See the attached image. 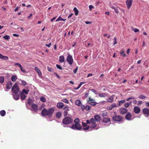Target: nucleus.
Segmentation results:
<instances>
[{
	"label": "nucleus",
	"mask_w": 149,
	"mask_h": 149,
	"mask_svg": "<svg viewBox=\"0 0 149 149\" xmlns=\"http://www.w3.org/2000/svg\"><path fill=\"white\" fill-rule=\"evenodd\" d=\"M54 109L51 108L47 109H43L41 112V114L43 116H47L49 118L51 117L54 112Z\"/></svg>",
	"instance_id": "obj_1"
},
{
	"label": "nucleus",
	"mask_w": 149,
	"mask_h": 149,
	"mask_svg": "<svg viewBox=\"0 0 149 149\" xmlns=\"http://www.w3.org/2000/svg\"><path fill=\"white\" fill-rule=\"evenodd\" d=\"M86 122L89 125L90 128H94L97 126L95 121L93 118H91L90 120H86Z\"/></svg>",
	"instance_id": "obj_2"
},
{
	"label": "nucleus",
	"mask_w": 149,
	"mask_h": 149,
	"mask_svg": "<svg viewBox=\"0 0 149 149\" xmlns=\"http://www.w3.org/2000/svg\"><path fill=\"white\" fill-rule=\"evenodd\" d=\"M73 119L70 117H66L63 119L62 123L65 125L70 124L73 122Z\"/></svg>",
	"instance_id": "obj_3"
},
{
	"label": "nucleus",
	"mask_w": 149,
	"mask_h": 149,
	"mask_svg": "<svg viewBox=\"0 0 149 149\" xmlns=\"http://www.w3.org/2000/svg\"><path fill=\"white\" fill-rule=\"evenodd\" d=\"M114 113L115 114L112 118V120L113 121L118 122H122L123 121V118L121 116L117 115L116 113L114 112Z\"/></svg>",
	"instance_id": "obj_4"
},
{
	"label": "nucleus",
	"mask_w": 149,
	"mask_h": 149,
	"mask_svg": "<svg viewBox=\"0 0 149 149\" xmlns=\"http://www.w3.org/2000/svg\"><path fill=\"white\" fill-rule=\"evenodd\" d=\"M12 91L13 93L14 94L18 93L19 91V88L16 83L13 86L12 88Z\"/></svg>",
	"instance_id": "obj_5"
},
{
	"label": "nucleus",
	"mask_w": 149,
	"mask_h": 149,
	"mask_svg": "<svg viewBox=\"0 0 149 149\" xmlns=\"http://www.w3.org/2000/svg\"><path fill=\"white\" fill-rule=\"evenodd\" d=\"M66 60L67 61L70 65H71L73 63V60L72 58V56L70 54L68 55L67 57Z\"/></svg>",
	"instance_id": "obj_6"
},
{
	"label": "nucleus",
	"mask_w": 149,
	"mask_h": 149,
	"mask_svg": "<svg viewBox=\"0 0 149 149\" xmlns=\"http://www.w3.org/2000/svg\"><path fill=\"white\" fill-rule=\"evenodd\" d=\"M89 104L93 106H95L97 103L95 102V100L93 99H91V97H89V99L87 101Z\"/></svg>",
	"instance_id": "obj_7"
},
{
	"label": "nucleus",
	"mask_w": 149,
	"mask_h": 149,
	"mask_svg": "<svg viewBox=\"0 0 149 149\" xmlns=\"http://www.w3.org/2000/svg\"><path fill=\"white\" fill-rule=\"evenodd\" d=\"M132 0H127L126 1V4L127 6V8L129 9L131 7L132 5Z\"/></svg>",
	"instance_id": "obj_8"
},
{
	"label": "nucleus",
	"mask_w": 149,
	"mask_h": 149,
	"mask_svg": "<svg viewBox=\"0 0 149 149\" xmlns=\"http://www.w3.org/2000/svg\"><path fill=\"white\" fill-rule=\"evenodd\" d=\"M83 126L84 127L83 129L84 130H88L89 128V125H87V123H84V122H82V123Z\"/></svg>",
	"instance_id": "obj_9"
},
{
	"label": "nucleus",
	"mask_w": 149,
	"mask_h": 149,
	"mask_svg": "<svg viewBox=\"0 0 149 149\" xmlns=\"http://www.w3.org/2000/svg\"><path fill=\"white\" fill-rule=\"evenodd\" d=\"M142 112L144 114L149 116V109L147 108H145L142 110Z\"/></svg>",
	"instance_id": "obj_10"
},
{
	"label": "nucleus",
	"mask_w": 149,
	"mask_h": 149,
	"mask_svg": "<svg viewBox=\"0 0 149 149\" xmlns=\"http://www.w3.org/2000/svg\"><path fill=\"white\" fill-rule=\"evenodd\" d=\"M127 111V110L125 108H121L120 109V112L121 114H125Z\"/></svg>",
	"instance_id": "obj_11"
},
{
	"label": "nucleus",
	"mask_w": 149,
	"mask_h": 149,
	"mask_svg": "<svg viewBox=\"0 0 149 149\" xmlns=\"http://www.w3.org/2000/svg\"><path fill=\"white\" fill-rule=\"evenodd\" d=\"M132 115L130 113H127L125 116V119L127 120H131Z\"/></svg>",
	"instance_id": "obj_12"
},
{
	"label": "nucleus",
	"mask_w": 149,
	"mask_h": 149,
	"mask_svg": "<svg viewBox=\"0 0 149 149\" xmlns=\"http://www.w3.org/2000/svg\"><path fill=\"white\" fill-rule=\"evenodd\" d=\"M12 86V83L10 81H8L6 84V88L7 89H10L11 88Z\"/></svg>",
	"instance_id": "obj_13"
},
{
	"label": "nucleus",
	"mask_w": 149,
	"mask_h": 149,
	"mask_svg": "<svg viewBox=\"0 0 149 149\" xmlns=\"http://www.w3.org/2000/svg\"><path fill=\"white\" fill-rule=\"evenodd\" d=\"M134 111L135 113L138 114L140 112V109L138 107H135L134 108Z\"/></svg>",
	"instance_id": "obj_14"
},
{
	"label": "nucleus",
	"mask_w": 149,
	"mask_h": 149,
	"mask_svg": "<svg viewBox=\"0 0 149 149\" xmlns=\"http://www.w3.org/2000/svg\"><path fill=\"white\" fill-rule=\"evenodd\" d=\"M110 121V119L109 118L107 117H104L103 118L102 121L105 123H108Z\"/></svg>",
	"instance_id": "obj_15"
},
{
	"label": "nucleus",
	"mask_w": 149,
	"mask_h": 149,
	"mask_svg": "<svg viewBox=\"0 0 149 149\" xmlns=\"http://www.w3.org/2000/svg\"><path fill=\"white\" fill-rule=\"evenodd\" d=\"M65 61V58L64 56L61 55L59 57V61L61 63H62Z\"/></svg>",
	"instance_id": "obj_16"
},
{
	"label": "nucleus",
	"mask_w": 149,
	"mask_h": 149,
	"mask_svg": "<svg viewBox=\"0 0 149 149\" xmlns=\"http://www.w3.org/2000/svg\"><path fill=\"white\" fill-rule=\"evenodd\" d=\"M31 108L34 111H36L38 110V106L35 104H32Z\"/></svg>",
	"instance_id": "obj_17"
},
{
	"label": "nucleus",
	"mask_w": 149,
	"mask_h": 149,
	"mask_svg": "<svg viewBox=\"0 0 149 149\" xmlns=\"http://www.w3.org/2000/svg\"><path fill=\"white\" fill-rule=\"evenodd\" d=\"M94 118L95 119V120L97 122L99 121L101 119L100 117V116H99L98 115H95L94 116Z\"/></svg>",
	"instance_id": "obj_18"
},
{
	"label": "nucleus",
	"mask_w": 149,
	"mask_h": 149,
	"mask_svg": "<svg viewBox=\"0 0 149 149\" xmlns=\"http://www.w3.org/2000/svg\"><path fill=\"white\" fill-rule=\"evenodd\" d=\"M63 104L62 102H58L57 103V107L59 109L62 108L63 107Z\"/></svg>",
	"instance_id": "obj_19"
},
{
	"label": "nucleus",
	"mask_w": 149,
	"mask_h": 149,
	"mask_svg": "<svg viewBox=\"0 0 149 149\" xmlns=\"http://www.w3.org/2000/svg\"><path fill=\"white\" fill-rule=\"evenodd\" d=\"M76 129L78 130H80L82 129V127L80 124H75Z\"/></svg>",
	"instance_id": "obj_20"
},
{
	"label": "nucleus",
	"mask_w": 149,
	"mask_h": 149,
	"mask_svg": "<svg viewBox=\"0 0 149 149\" xmlns=\"http://www.w3.org/2000/svg\"><path fill=\"white\" fill-rule=\"evenodd\" d=\"M120 54L121 56L123 57H125L126 56L125 54L124 53V50L123 49L121 50L120 52Z\"/></svg>",
	"instance_id": "obj_21"
},
{
	"label": "nucleus",
	"mask_w": 149,
	"mask_h": 149,
	"mask_svg": "<svg viewBox=\"0 0 149 149\" xmlns=\"http://www.w3.org/2000/svg\"><path fill=\"white\" fill-rule=\"evenodd\" d=\"M75 104L76 105L78 106H80L81 105V103L80 100H77L75 101Z\"/></svg>",
	"instance_id": "obj_22"
},
{
	"label": "nucleus",
	"mask_w": 149,
	"mask_h": 149,
	"mask_svg": "<svg viewBox=\"0 0 149 149\" xmlns=\"http://www.w3.org/2000/svg\"><path fill=\"white\" fill-rule=\"evenodd\" d=\"M35 69L38 73V74L39 76H40L42 75V74L41 72L40 71L39 69L37 67H36L35 68Z\"/></svg>",
	"instance_id": "obj_23"
},
{
	"label": "nucleus",
	"mask_w": 149,
	"mask_h": 149,
	"mask_svg": "<svg viewBox=\"0 0 149 149\" xmlns=\"http://www.w3.org/2000/svg\"><path fill=\"white\" fill-rule=\"evenodd\" d=\"M15 95H14V98L15 100H17L19 98V96L18 93L17 94H15Z\"/></svg>",
	"instance_id": "obj_24"
},
{
	"label": "nucleus",
	"mask_w": 149,
	"mask_h": 149,
	"mask_svg": "<svg viewBox=\"0 0 149 149\" xmlns=\"http://www.w3.org/2000/svg\"><path fill=\"white\" fill-rule=\"evenodd\" d=\"M17 79L16 76L15 75L13 76L11 78V80L13 82H15Z\"/></svg>",
	"instance_id": "obj_25"
},
{
	"label": "nucleus",
	"mask_w": 149,
	"mask_h": 149,
	"mask_svg": "<svg viewBox=\"0 0 149 149\" xmlns=\"http://www.w3.org/2000/svg\"><path fill=\"white\" fill-rule=\"evenodd\" d=\"M73 10L75 12V15L77 16L78 15L79 11L77 9V8L76 7H74V8Z\"/></svg>",
	"instance_id": "obj_26"
},
{
	"label": "nucleus",
	"mask_w": 149,
	"mask_h": 149,
	"mask_svg": "<svg viewBox=\"0 0 149 149\" xmlns=\"http://www.w3.org/2000/svg\"><path fill=\"white\" fill-rule=\"evenodd\" d=\"M107 101L108 102H113V98L112 96L110 97L107 100Z\"/></svg>",
	"instance_id": "obj_27"
},
{
	"label": "nucleus",
	"mask_w": 149,
	"mask_h": 149,
	"mask_svg": "<svg viewBox=\"0 0 149 149\" xmlns=\"http://www.w3.org/2000/svg\"><path fill=\"white\" fill-rule=\"evenodd\" d=\"M62 115V113L61 112H58L56 114V117L58 118H60Z\"/></svg>",
	"instance_id": "obj_28"
},
{
	"label": "nucleus",
	"mask_w": 149,
	"mask_h": 149,
	"mask_svg": "<svg viewBox=\"0 0 149 149\" xmlns=\"http://www.w3.org/2000/svg\"><path fill=\"white\" fill-rule=\"evenodd\" d=\"M4 81V78L3 76L0 77V83L2 84Z\"/></svg>",
	"instance_id": "obj_29"
},
{
	"label": "nucleus",
	"mask_w": 149,
	"mask_h": 149,
	"mask_svg": "<svg viewBox=\"0 0 149 149\" xmlns=\"http://www.w3.org/2000/svg\"><path fill=\"white\" fill-rule=\"evenodd\" d=\"M0 114L1 116H3L6 114V112L4 110L1 111H0Z\"/></svg>",
	"instance_id": "obj_30"
},
{
	"label": "nucleus",
	"mask_w": 149,
	"mask_h": 149,
	"mask_svg": "<svg viewBox=\"0 0 149 149\" xmlns=\"http://www.w3.org/2000/svg\"><path fill=\"white\" fill-rule=\"evenodd\" d=\"M107 96V95L105 93H103L99 94V96L100 97H105Z\"/></svg>",
	"instance_id": "obj_31"
},
{
	"label": "nucleus",
	"mask_w": 149,
	"mask_h": 149,
	"mask_svg": "<svg viewBox=\"0 0 149 149\" xmlns=\"http://www.w3.org/2000/svg\"><path fill=\"white\" fill-rule=\"evenodd\" d=\"M20 97L22 100H24L25 99L26 96L24 94L22 93L21 94Z\"/></svg>",
	"instance_id": "obj_32"
},
{
	"label": "nucleus",
	"mask_w": 149,
	"mask_h": 149,
	"mask_svg": "<svg viewBox=\"0 0 149 149\" xmlns=\"http://www.w3.org/2000/svg\"><path fill=\"white\" fill-rule=\"evenodd\" d=\"M40 101L43 102H46V99L44 97H41L40 98Z\"/></svg>",
	"instance_id": "obj_33"
},
{
	"label": "nucleus",
	"mask_w": 149,
	"mask_h": 149,
	"mask_svg": "<svg viewBox=\"0 0 149 149\" xmlns=\"http://www.w3.org/2000/svg\"><path fill=\"white\" fill-rule=\"evenodd\" d=\"M132 103V102H129V103H125V107H126V108H127V107H128V106L130 105V104H131Z\"/></svg>",
	"instance_id": "obj_34"
},
{
	"label": "nucleus",
	"mask_w": 149,
	"mask_h": 149,
	"mask_svg": "<svg viewBox=\"0 0 149 149\" xmlns=\"http://www.w3.org/2000/svg\"><path fill=\"white\" fill-rule=\"evenodd\" d=\"M85 109L87 111H89L91 110V107L89 106L86 105L85 107Z\"/></svg>",
	"instance_id": "obj_35"
},
{
	"label": "nucleus",
	"mask_w": 149,
	"mask_h": 149,
	"mask_svg": "<svg viewBox=\"0 0 149 149\" xmlns=\"http://www.w3.org/2000/svg\"><path fill=\"white\" fill-rule=\"evenodd\" d=\"M22 84L23 86H25L27 84L26 82L24 80H22L21 81Z\"/></svg>",
	"instance_id": "obj_36"
},
{
	"label": "nucleus",
	"mask_w": 149,
	"mask_h": 149,
	"mask_svg": "<svg viewBox=\"0 0 149 149\" xmlns=\"http://www.w3.org/2000/svg\"><path fill=\"white\" fill-rule=\"evenodd\" d=\"M132 30L136 33L138 32L139 31V29L135 28H133L132 29Z\"/></svg>",
	"instance_id": "obj_37"
},
{
	"label": "nucleus",
	"mask_w": 149,
	"mask_h": 149,
	"mask_svg": "<svg viewBox=\"0 0 149 149\" xmlns=\"http://www.w3.org/2000/svg\"><path fill=\"white\" fill-rule=\"evenodd\" d=\"M79 120L78 118H76L74 120V122L76 124H79Z\"/></svg>",
	"instance_id": "obj_38"
},
{
	"label": "nucleus",
	"mask_w": 149,
	"mask_h": 149,
	"mask_svg": "<svg viewBox=\"0 0 149 149\" xmlns=\"http://www.w3.org/2000/svg\"><path fill=\"white\" fill-rule=\"evenodd\" d=\"M32 103V100L31 99H29L28 101V104L29 105H31Z\"/></svg>",
	"instance_id": "obj_39"
},
{
	"label": "nucleus",
	"mask_w": 149,
	"mask_h": 149,
	"mask_svg": "<svg viewBox=\"0 0 149 149\" xmlns=\"http://www.w3.org/2000/svg\"><path fill=\"white\" fill-rule=\"evenodd\" d=\"M3 38L6 40H8L10 38V36L8 35H6L3 36Z\"/></svg>",
	"instance_id": "obj_40"
},
{
	"label": "nucleus",
	"mask_w": 149,
	"mask_h": 149,
	"mask_svg": "<svg viewBox=\"0 0 149 149\" xmlns=\"http://www.w3.org/2000/svg\"><path fill=\"white\" fill-rule=\"evenodd\" d=\"M64 109L65 110V111H68L70 110L69 108V107L67 106H66L64 108Z\"/></svg>",
	"instance_id": "obj_41"
},
{
	"label": "nucleus",
	"mask_w": 149,
	"mask_h": 149,
	"mask_svg": "<svg viewBox=\"0 0 149 149\" xmlns=\"http://www.w3.org/2000/svg\"><path fill=\"white\" fill-rule=\"evenodd\" d=\"M56 67L58 69L61 70H62L63 69V68L61 67V66L59 65H58V64H56Z\"/></svg>",
	"instance_id": "obj_42"
},
{
	"label": "nucleus",
	"mask_w": 149,
	"mask_h": 149,
	"mask_svg": "<svg viewBox=\"0 0 149 149\" xmlns=\"http://www.w3.org/2000/svg\"><path fill=\"white\" fill-rule=\"evenodd\" d=\"M116 107V104L115 103H113L112 105H111V109H110V110H111L114 107Z\"/></svg>",
	"instance_id": "obj_43"
},
{
	"label": "nucleus",
	"mask_w": 149,
	"mask_h": 149,
	"mask_svg": "<svg viewBox=\"0 0 149 149\" xmlns=\"http://www.w3.org/2000/svg\"><path fill=\"white\" fill-rule=\"evenodd\" d=\"M139 97L140 99H144L146 97L143 95H141L139 96Z\"/></svg>",
	"instance_id": "obj_44"
},
{
	"label": "nucleus",
	"mask_w": 149,
	"mask_h": 149,
	"mask_svg": "<svg viewBox=\"0 0 149 149\" xmlns=\"http://www.w3.org/2000/svg\"><path fill=\"white\" fill-rule=\"evenodd\" d=\"M62 101L67 104L68 103V101L67 99H65L62 100Z\"/></svg>",
	"instance_id": "obj_45"
},
{
	"label": "nucleus",
	"mask_w": 149,
	"mask_h": 149,
	"mask_svg": "<svg viewBox=\"0 0 149 149\" xmlns=\"http://www.w3.org/2000/svg\"><path fill=\"white\" fill-rule=\"evenodd\" d=\"M125 102V100H121L119 102V105H120L122 103H123Z\"/></svg>",
	"instance_id": "obj_46"
},
{
	"label": "nucleus",
	"mask_w": 149,
	"mask_h": 149,
	"mask_svg": "<svg viewBox=\"0 0 149 149\" xmlns=\"http://www.w3.org/2000/svg\"><path fill=\"white\" fill-rule=\"evenodd\" d=\"M68 114V111H65L63 113L64 117L66 116Z\"/></svg>",
	"instance_id": "obj_47"
},
{
	"label": "nucleus",
	"mask_w": 149,
	"mask_h": 149,
	"mask_svg": "<svg viewBox=\"0 0 149 149\" xmlns=\"http://www.w3.org/2000/svg\"><path fill=\"white\" fill-rule=\"evenodd\" d=\"M22 91L24 93H25L26 94H27L28 93L27 91L25 89H23Z\"/></svg>",
	"instance_id": "obj_48"
},
{
	"label": "nucleus",
	"mask_w": 149,
	"mask_h": 149,
	"mask_svg": "<svg viewBox=\"0 0 149 149\" xmlns=\"http://www.w3.org/2000/svg\"><path fill=\"white\" fill-rule=\"evenodd\" d=\"M8 57L7 56H4L3 58L4 60H7L8 59Z\"/></svg>",
	"instance_id": "obj_49"
},
{
	"label": "nucleus",
	"mask_w": 149,
	"mask_h": 149,
	"mask_svg": "<svg viewBox=\"0 0 149 149\" xmlns=\"http://www.w3.org/2000/svg\"><path fill=\"white\" fill-rule=\"evenodd\" d=\"M81 108L82 110H84L85 109V106L84 105H81Z\"/></svg>",
	"instance_id": "obj_50"
},
{
	"label": "nucleus",
	"mask_w": 149,
	"mask_h": 149,
	"mask_svg": "<svg viewBox=\"0 0 149 149\" xmlns=\"http://www.w3.org/2000/svg\"><path fill=\"white\" fill-rule=\"evenodd\" d=\"M62 18L60 16H59L56 19V22H58L59 21L61 20V19H62Z\"/></svg>",
	"instance_id": "obj_51"
},
{
	"label": "nucleus",
	"mask_w": 149,
	"mask_h": 149,
	"mask_svg": "<svg viewBox=\"0 0 149 149\" xmlns=\"http://www.w3.org/2000/svg\"><path fill=\"white\" fill-rule=\"evenodd\" d=\"M107 115V113H102V115L103 118L105 117Z\"/></svg>",
	"instance_id": "obj_52"
},
{
	"label": "nucleus",
	"mask_w": 149,
	"mask_h": 149,
	"mask_svg": "<svg viewBox=\"0 0 149 149\" xmlns=\"http://www.w3.org/2000/svg\"><path fill=\"white\" fill-rule=\"evenodd\" d=\"M70 128L72 129L75 130L76 129L75 125H73L71 126Z\"/></svg>",
	"instance_id": "obj_53"
},
{
	"label": "nucleus",
	"mask_w": 149,
	"mask_h": 149,
	"mask_svg": "<svg viewBox=\"0 0 149 149\" xmlns=\"http://www.w3.org/2000/svg\"><path fill=\"white\" fill-rule=\"evenodd\" d=\"M78 67H77L75 69L73 70V72L74 74H75L76 73L77 71L78 70Z\"/></svg>",
	"instance_id": "obj_54"
},
{
	"label": "nucleus",
	"mask_w": 149,
	"mask_h": 149,
	"mask_svg": "<svg viewBox=\"0 0 149 149\" xmlns=\"http://www.w3.org/2000/svg\"><path fill=\"white\" fill-rule=\"evenodd\" d=\"M114 40L113 42V45H114L117 44V42H116V37L114 38Z\"/></svg>",
	"instance_id": "obj_55"
},
{
	"label": "nucleus",
	"mask_w": 149,
	"mask_h": 149,
	"mask_svg": "<svg viewBox=\"0 0 149 149\" xmlns=\"http://www.w3.org/2000/svg\"><path fill=\"white\" fill-rule=\"evenodd\" d=\"M89 10L90 11H91L92 9V8H93L94 7L92 5H90L89 6Z\"/></svg>",
	"instance_id": "obj_56"
},
{
	"label": "nucleus",
	"mask_w": 149,
	"mask_h": 149,
	"mask_svg": "<svg viewBox=\"0 0 149 149\" xmlns=\"http://www.w3.org/2000/svg\"><path fill=\"white\" fill-rule=\"evenodd\" d=\"M48 70L50 72H52V69L51 68L49 67V66H47V67Z\"/></svg>",
	"instance_id": "obj_57"
},
{
	"label": "nucleus",
	"mask_w": 149,
	"mask_h": 149,
	"mask_svg": "<svg viewBox=\"0 0 149 149\" xmlns=\"http://www.w3.org/2000/svg\"><path fill=\"white\" fill-rule=\"evenodd\" d=\"M20 69H21V71L23 72L24 73H25L26 72V71L25 70H23L22 68V66H21V67H20Z\"/></svg>",
	"instance_id": "obj_58"
},
{
	"label": "nucleus",
	"mask_w": 149,
	"mask_h": 149,
	"mask_svg": "<svg viewBox=\"0 0 149 149\" xmlns=\"http://www.w3.org/2000/svg\"><path fill=\"white\" fill-rule=\"evenodd\" d=\"M110 6L112 9L115 10V9L116 8V7L115 6H112L111 5H110Z\"/></svg>",
	"instance_id": "obj_59"
},
{
	"label": "nucleus",
	"mask_w": 149,
	"mask_h": 149,
	"mask_svg": "<svg viewBox=\"0 0 149 149\" xmlns=\"http://www.w3.org/2000/svg\"><path fill=\"white\" fill-rule=\"evenodd\" d=\"M114 11L117 13H119V11H118V9L116 8L115 9Z\"/></svg>",
	"instance_id": "obj_60"
},
{
	"label": "nucleus",
	"mask_w": 149,
	"mask_h": 149,
	"mask_svg": "<svg viewBox=\"0 0 149 149\" xmlns=\"http://www.w3.org/2000/svg\"><path fill=\"white\" fill-rule=\"evenodd\" d=\"M54 74L58 78H60V76H59L56 73H54Z\"/></svg>",
	"instance_id": "obj_61"
},
{
	"label": "nucleus",
	"mask_w": 149,
	"mask_h": 149,
	"mask_svg": "<svg viewBox=\"0 0 149 149\" xmlns=\"http://www.w3.org/2000/svg\"><path fill=\"white\" fill-rule=\"evenodd\" d=\"M85 23L86 24H89L92 23V22H89V21H86L85 22Z\"/></svg>",
	"instance_id": "obj_62"
},
{
	"label": "nucleus",
	"mask_w": 149,
	"mask_h": 149,
	"mask_svg": "<svg viewBox=\"0 0 149 149\" xmlns=\"http://www.w3.org/2000/svg\"><path fill=\"white\" fill-rule=\"evenodd\" d=\"M51 45V43H49L48 44H46V46L48 47H49Z\"/></svg>",
	"instance_id": "obj_63"
},
{
	"label": "nucleus",
	"mask_w": 149,
	"mask_h": 149,
	"mask_svg": "<svg viewBox=\"0 0 149 149\" xmlns=\"http://www.w3.org/2000/svg\"><path fill=\"white\" fill-rule=\"evenodd\" d=\"M145 105L146 107H149V102L146 103Z\"/></svg>",
	"instance_id": "obj_64"
}]
</instances>
